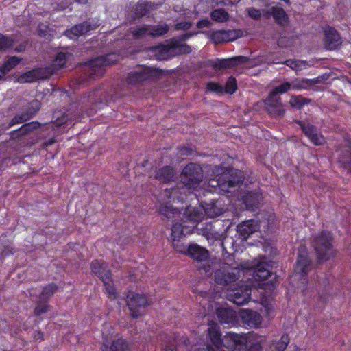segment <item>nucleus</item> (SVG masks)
<instances>
[{"instance_id": "nucleus-1", "label": "nucleus", "mask_w": 351, "mask_h": 351, "mask_svg": "<svg viewBox=\"0 0 351 351\" xmlns=\"http://www.w3.org/2000/svg\"><path fill=\"white\" fill-rule=\"evenodd\" d=\"M119 60L117 53H108L88 60L83 64L81 74L77 78V84H85L90 80H95L104 76L105 66L113 65Z\"/></svg>"}, {"instance_id": "nucleus-2", "label": "nucleus", "mask_w": 351, "mask_h": 351, "mask_svg": "<svg viewBox=\"0 0 351 351\" xmlns=\"http://www.w3.org/2000/svg\"><path fill=\"white\" fill-rule=\"evenodd\" d=\"M215 178L209 180L208 184L213 187H218L221 191L228 192L232 187H239L244 181L243 172L239 170L229 169L216 166L213 169Z\"/></svg>"}, {"instance_id": "nucleus-3", "label": "nucleus", "mask_w": 351, "mask_h": 351, "mask_svg": "<svg viewBox=\"0 0 351 351\" xmlns=\"http://www.w3.org/2000/svg\"><path fill=\"white\" fill-rule=\"evenodd\" d=\"M333 242L334 237L328 230H322L313 238L311 245L315 250L318 261H326L335 257V250L332 245Z\"/></svg>"}, {"instance_id": "nucleus-4", "label": "nucleus", "mask_w": 351, "mask_h": 351, "mask_svg": "<svg viewBox=\"0 0 351 351\" xmlns=\"http://www.w3.org/2000/svg\"><path fill=\"white\" fill-rule=\"evenodd\" d=\"M273 220L272 216L267 215L263 220L252 219L243 221L237 226V234L241 239L245 241L258 230L267 233L273 229Z\"/></svg>"}, {"instance_id": "nucleus-5", "label": "nucleus", "mask_w": 351, "mask_h": 351, "mask_svg": "<svg viewBox=\"0 0 351 351\" xmlns=\"http://www.w3.org/2000/svg\"><path fill=\"white\" fill-rule=\"evenodd\" d=\"M247 337L244 335L228 332L223 336L222 349L207 346L208 351H240L244 348Z\"/></svg>"}, {"instance_id": "nucleus-6", "label": "nucleus", "mask_w": 351, "mask_h": 351, "mask_svg": "<svg viewBox=\"0 0 351 351\" xmlns=\"http://www.w3.org/2000/svg\"><path fill=\"white\" fill-rule=\"evenodd\" d=\"M202 179V168L195 163L186 165L181 173L182 182L189 188L198 186Z\"/></svg>"}, {"instance_id": "nucleus-7", "label": "nucleus", "mask_w": 351, "mask_h": 351, "mask_svg": "<svg viewBox=\"0 0 351 351\" xmlns=\"http://www.w3.org/2000/svg\"><path fill=\"white\" fill-rule=\"evenodd\" d=\"M162 73V69L145 67L138 71L128 73L127 82L130 84H140L146 80L159 78Z\"/></svg>"}, {"instance_id": "nucleus-8", "label": "nucleus", "mask_w": 351, "mask_h": 351, "mask_svg": "<svg viewBox=\"0 0 351 351\" xmlns=\"http://www.w3.org/2000/svg\"><path fill=\"white\" fill-rule=\"evenodd\" d=\"M128 310L130 311L131 317L138 318L145 314L148 301L144 294L132 293L126 298Z\"/></svg>"}, {"instance_id": "nucleus-9", "label": "nucleus", "mask_w": 351, "mask_h": 351, "mask_svg": "<svg viewBox=\"0 0 351 351\" xmlns=\"http://www.w3.org/2000/svg\"><path fill=\"white\" fill-rule=\"evenodd\" d=\"M226 298L237 306H243L252 298V288L248 285L241 284L228 290Z\"/></svg>"}, {"instance_id": "nucleus-10", "label": "nucleus", "mask_w": 351, "mask_h": 351, "mask_svg": "<svg viewBox=\"0 0 351 351\" xmlns=\"http://www.w3.org/2000/svg\"><path fill=\"white\" fill-rule=\"evenodd\" d=\"M312 268V259L309 256L307 249L305 246L300 247L298 253L296 265L294 267L295 275L302 276L306 280L308 273Z\"/></svg>"}, {"instance_id": "nucleus-11", "label": "nucleus", "mask_w": 351, "mask_h": 351, "mask_svg": "<svg viewBox=\"0 0 351 351\" xmlns=\"http://www.w3.org/2000/svg\"><path fill=\"white\" fill-rule=\"evenodd\" d=\"M99 27V23L98 22H95L94 20H87L67 29L64 32V35L69 38L75 39L97 29Z\"/></svg>"}, {"instance_id": "nucleus-12", "label": "nucleus", "mask_w": 351, "mask_h": 351, "mask_svg": "<svg viewBox=\"0 0 351 351\" xmlns=\"http://www.w3.org/2000/svg\"><path fill=\"white\" fill-rule=\"evenodd\" d=\"M238 279L239 276L236 274L235 270L231 268L229 265H223L214 271V280L218 285H228L234 282Z\"/></svg>"}, {"instance_id": "nucleus-13", "label": "nucleus", "mask_w": 351, "mask_h": 351, "mask_svg": "<svg viewBox=\"0 0 351 351\" xmlns=\"http://www.w3.org/2000/svg\"><path fill=\"white\" fill-rule=\"evenodd\" d=\"M301 130H302L303 134L306 135V136L310 140L312 144L315 145H323L326 143L325 137L321 134L317 133V130L315 126L311 125V123L297 120L295 121Z\"/></svg>"}, {"instance_id": "nucleus-14", "label": "nucleus", "mask_w": 351, "mask_h": 351, "mask_svg": "<svg viewBox=\"0 0 351 351\" xmlns=\"http://www.w3.org/2000/svg\"><path fill=\"white\" fill-rule=\"evenodd\" d=\"M177 253H182L198 262L206 261L209 257L207 249L195 243L189 245L185 250H182L181 246L177 244Z\"/></svg>"}, {"instance_id": "nucleus-15", "label": "nucleus", "mask_w": 351, "mask_h": 351, "mask_svg": "<svg viewBox=\"0 0 351 351\" xmlns=\"http://www.w3.org/2000/svg\"><path fill=\"white\" fill-rule=\"evenodd\" d=\"M56 70L53 66H47L45 68L33 69L31 71L25 72L21 76V82H32L37 80H45L53 75Z\"/></svg>"}, {"instance_id": "nucleus-16", "label": "nucleus", "mask_w": 351, "mask_h": 351, "mask_svg": "<svg viewBox=\"0 0 351 351\" xmlns=\"http://www.w3.org/2000/svg\"><path fill=\"white\" fill-rule=\"evenodd\" d=\"M240 36V30H213L209 38L214 44L232 42Z\"/></svg>"}, {"instance_id": "nucleus-17", "label": "nucleus", "mask_w": 351, "mask_h": 351, "mask_svg": "<svg viewBox=\"0 0 351 351\" xmlns=\"http://www.w3.org/2000/svg\"><path fill=\"white\" fill-rule=\"evenodd\" d=\"M265 104L270 114L276 117H283L285 111L282 108L281 99L278 95L270 92L265 99Z\"/></svg>"}, {"instance_id": "nucleus-18", "label": "nucleus", "mask_w": 351, "mask_h": 351, "mask_svg": "<svg viewBox=\"0 0 351 351\" xmlns=\"http://www.w3.org/2000/svg\"><path fill=\"white\" fill-rule=\"evenodd\" d=\"M342 44L338 32L332 27H326L324 29V46L328 50H335Z\"/></svg>"}, {"instance_id": "nucleus-19", "label": "nucleus", "mask_w": 351, "mask_h": 351, "mask_svg": "<svg viewBox=\"0 0 351 351\" xmlns=\"http://www.w3.org/2000/svg\"><path fill=\"white\" fill-rule=\"evenodd\" d=\"M247 60L248 58L245 56H234L227 59H217V61L212 64V67L216 71L232 69L236 66L245 63Z\"/></svg>"}, {"instance_id": "nucleus-20", "label": "nucleus", "mask_w": 351, "mask_h": 351, "mask_svg": "<svg viewBox=\"0 0 351 351\" xmlns=\"http://www.w3.org/2000/svg\"><path fill=\"white\" fill-rule=\"evenodd\" d=\"M175 191V186H172L169 189H165L163 195L169 200L168 202H165L159 206L158 212L162 216L166 217L167 219H171L175 217L176 208L173 207L172 205L169 204L171 199L173 198V193Z\"/></svg>"}, {"instance_id": "nucleus-21", "label": "nucleus", "mask_w": 351, "mask_h": 351, "mask_svg": "<svg viewBox=\"0 0 351 351\" xmlns=\"http://www.w3.org/2000/svg\"><path fill=\"white\" fill-rule=\"evenodd\" d=\"M262 199V193L259 190L248 191L241 197V201L247 210L254 211L259 206Z\"/></svg>"}, {"instance_id": "nucleus-22", "label": "nucleus", "mask_w": 351, "mask_h": 351, "mask_svg": "<svg viewBox=\"0 0 351 351\" xmlns=\"http://www.w3.org/2000/svg\"><path fill=\"white\" fill-rule=\"evenodd\" d=\"M176 49V37L171 38L170 45H154L149 48L150 53H153L155 59L159 61L166 60L169 58V53L171 49Z\"/></svg>"}, {"instance_id": "nucleus-23", "label": "nucleus", "mask_w": 351, "mask_h": 351, "mask_svg": "<svg viewBox=\"0 0 351 351\" xmlns=\"http://www.w3.org/2000/svg\"><path fill=\"white\" fill-rule=\"evenodd\" d=\"M240 317L245 325L251 328H256L262 323L261 315L253 310L241 311L240 313Z\"/></svg>"}, {"instance_id": "nucleus-24", "label": "nucleus", "mask_w": 351, "mask_h": 351, "mask_svg": "<svg viewBox=\"0 0 351 351\" xmlns=\"http://www.w3.org/2000/svg\"><path fill=\"white\" fill-rule=\"evenodd\" d=\"M90 269L95 275L104 280V278H112V272L108 269V265L101 260L95 259L90 263Z\"/></svg>"}, {"instance_id": "nucleus-25", "label": "nucleus", "mask_w": 351, "mask_h": 351, "mask_svg": "<svg viewBox=\"0 0 351 351\" xmlns=\"http://www.w3.org/2000/svg\"><path fill=\"white\" fill-rule=\"evenodd\" d=\"M271 16L274 19L277 25L285 27L289 24V14L286 13L284 8L279 5L271 7Z\"/></svg>"}, {"instance_id": "nucleus-26", "label": "nucleus", "mask_w": 351, "mask_h": 351, "mask_svg": "<svg viewBox=\"0 0 351 351\" xmlns=\"http://www.w3.org/2000/svg\"><path fill=\"white\" fill-rule=\"evenodd\" d=\"M271 265L265 262L255 265L253 270V278L257 281H263L271 276Z\"/></svg>"}, {"instance_id": "nucleus-27", "label": "nucleus", "mask_w": 351, "mask_h": 351, "mask_svg": "<svg viewBox=\"0 0 351 351\" xmlns=\"http://www.w3.org/2000/svg\"><path fill=\"white\" fill-rule=\"evenodd\" d=\"M101 351H130L128 341L122 338L112 341L110 344L105 342L101 344Z\"/></svg>"}, {"instance_id": "nucleus-28", "label": "nucleus", "mask_w": 351, "mask_h": 351, "mask_svg": "<svg viewBox=\"0 0 351 351\" xmlns=\"http://www.w3.org/2000/svg\"><path fill=\"white\" fill-rule=\"evenodd\" d=\"M41 126L38 121L28 122L24 123L21 127L17 130H14L10 132L11 138H21L23 136L28 134L32 132L33 130H36Z\"/></svg>"}, {"instance_id": "nucleus-29", "label": "nucleus", "mask_w": 351, "mask_h": 351, "mask_svg": "<svg viewBox=\"0 0 351 351\" xmlns=\"http://www.w3.org/2000/svg\"><path fill=\"white\" fill-rule=\"evenodd\" d=\"M339 153L337 161L340 166L344 169H347L348 172H351V147L347 146L343 149L339 148L337 149Z\"/></svg>"}, {"instance_id": "nucleus-30", "label": "nucleus", "mask_w": 351, "mask_h": 351, "mask_svg": "<svg viewBox=\"0 0 351 351\" xmlns=\"http://www.w3.org/2000/svg\"><path fill=\"white\" fill-rule=\"evenodd\" d=\"M175 177L176 171L170 166L160 168L156 171V175H155V178L163 184H167L169 182L173 181L175 179Z\"/></svg>"}, {"instance_id": "nucleus-31", "label": "nucleus", "mask_w": 351, "mask_h": 351, "mask_svg": "<svg viewBox=\"0 0 351 351\" xmlns=\"http://www.w3.org/2000/svg\"><path fill=\"white\" fill-rule=\"evenodd\" d=\"M218 321L221 324H234L236 319V315L234 310L229 308L220 307L216 311Z\"/></svg>"}, {"instance_id": "nucleus-32", "label": "nucleus", "mask_w": 351, "mask_h": 351, "mask_svg": "<svg viewBox=\"0 0 351 351\" xmlns=\"http://www.w3.org/2000/svg\"><path fill=\"white\" fill-rule=\"evenodd\" d=\"M208 334L210 341L215 346L214 349H222L223 337H221L220 330L216 326H211L208 329Z\"/></svg>"}, {"instance_id": "nucleus-33", "label": "nucleus", "mask_w": 351, "mask_h": 351, "mask_svg": "<svg viewBox=\"0 0 351 351\" xmlns=\"http://www.w3.org/2000/svg\"><path fill=\"white\" fill-rule=\"evenodd\" d=\"M58 290V286L55 282H50L43 287L40 295V300H47L51 298Z\"/></svg>"}, {"instance_id": "nucleus-34", "label": "nucleus", "mask_w": 351, "mask_h": 351, "mask_svg": "<svg viewBox=\"0 0 351 351\" xmlns=\"http://www.w3.org/2000/svg\"><path fill=\"white\" fill-rule=\"evenodd\" d=\"M69 53L59 52L56 53L53 63L50 66L53 67L55 70L62 69L67 63Z\"/></svg>"}, {"instance_id": "nucleus-35", "label": "nucleus", "mask_w": 351, "mask_h": 351, "mask_svg": "<svg viewBox=\"0 0 351 351\" xmlns=\"http://www.w3.org/2000/svg\"><path fill=\"white\" fill-rule=\"evenodd\" d=\"M210 17L217 23H226L230 19V14L223 8H217L210 13Z\"/></svg>"}, {"instance_id": "nucleus-36", "label": "nucleus", "mask_w": 351, "mask_h": 351, "mask_svg": "<svg viewBox=\"0 0 351 351\" xmlns=\"http://www.w3.org/2000/svg\"><path fill=\"white\" fill-rule=\"evenodd\" d=\"M150 3L143 2L136 3L134 8V19H141L148 15L150 10Z\"/></svg>"}, {"instance_id": "nucleus-37", "label": "nucleus", "mask_w": 351, "mask_h": 351, "mask_svg": "<svg viewBox=\"0 0 351 351\" xmlns=\"http://www.w3.org/2000/svg\"><path fill=\"white\" fill-rule=\"evenodd\" d=\"M103 282L105 287V293L108 295V298L111 300H114L117 298V290L114 287V283L112 278H104Z\"/></svg>"}, {"instance_id": "nucleus-38", "label": "nucleus", "mask_w": 351, "mask_h": 351, "mask_svg": "<svg viewBox=\"0 0 351 351\" xmlns=\"http://www.w3.org/2000/svg\"><path fill=\"white\" fill-rule=\"evenodd\" d=\"M15 40L13 37H9L0 33V52L12 49Z\"/></svg>"}, {"instance_id": "nucleus-39", "label": "nucleus", "mask_w": 351, "mask_h": 351, "mask_svg": "<svg viewBox=\"0 0 351 351\" xmlns=\"http://www.w3.org/2000/svg\"><path fill=\"white\" fill-rule=\"evenodd\" d=\"M132 36L135 39H141L146 35L149 36V25H143L131 30Z\"/></svg>"}, {"instance_id": "nucleus-40", "label": "nucleus", "mask_w": 351, "mask_h": 351, "mask_svg": "<svg viewBox=\"0 0 351 351\" xmlns=\"http://www.w3.org/2000/svg\"><path fill=\"white\" fill-rule=\"evenodd\" d=\"M310 101V99L304 98L302 95H295L291 97L289 104L292 108L300 110Z\"/></svg>"}, {"instance_id": "nucleus-41", "label": "nucleus", "mask_w": 351, "mask_h": 351, "mask_svg": "<svg viewBox=\"0 0 351 351\" xmlns=\"http://www.w3.org/2000/svg\"><path fill=\"white\" fill-rule=\"evenodd\" d=\"M169 31V26L167 24L162 25H149V36L156 38L165 34Z\"/></svg>"}, {"instance_id": "nucleus-42", "label": "nucleus", "mask_w": 351, "mask_h": 351, "mask_svg": "<svg viewBox=\"0 0 351 351\" xmlns=\"http://www.w3.org/2000/svg\"><path fill=\"white\" fill-rule=\"evenodd\" d=\"M21 61V58L17 56H10L8 60L4 62L3 64L1 66L0 69L8 73L14 69Z\"/></svg>"}, {"instance_id": "nucleus-43", "label": "nucleus", "mask_w": 351, "mask_h": 351, "mask_svg": "<svg viewBox=\"0 0 351 351\" xmlns=\"http://www.w3.org/2000/svg\"><path fill=\"white\" fill-rule=\"evenodd\" d=\"M224 88V93L229 95H234L237 89V81L234 77L230 76L228 78Z\"/></svg>"}, {"instance_id": "nucleus-44", "label": "nucleus", "mask_w": 351, "mask_h": 351, "mask_svg": "<svg viewBox=\"0 0 351 351\" xmlns=\"http://www.w3.org/2000/svg\"><path fill=\"white\" fill-rule=\"evenodd\" d=\"M289 343V337L287 333L283 334L274 346V351H285Z\"/></svg>"}, {"instance_id": "nucleus-45", "label": "nucleus", "mask_w": 351, "mask_h": 351, "mask_svg": "<svg viewBox=\"0 0 351 351\" xmlns=\"http://www.w3.org/2000/svg\"><path fill=\"white\" fill-rule=\"evenodd\" d=\"M49 309V302L40 300L36 304L34 309V314L36 317L40 316Z\"/></svg>"}, {"instance_id": "nucleus-46", "label": "nucleus", "mask_w": 351, "mask_h": 351, "mask_svg": "<svg viewBox=\"0 0 351 351\" xmlns=\"http://www.w3.org/2000/svg\"><path fill=\"white\" fill-rule=\"evenodd\" d=\"M29 119V117L27 116V114H18L16 116H14V117L12 118L10 121L8 127H6V129H9L10 128H12L15 125H17L19 123H24Z\"/></svg>"}, {"instance_id": "nucleus-47", "label": "nucleus", "mask_w": 351, "mask_h": 351, "mask_svg": "<svg viewBox=\"0 0 351 351\" xmlns=\"http://www.w3.org/2000/svg\"><path fill=\"white\" fill-rule=\"evenodd\" d=\"M240 351H262V345L258 341H247L244 348Z\"/></svg>"}, {"instance_id": "nucleus-48", "label": "nucleus", "mask_w": 351, "mask_h": 351, "mask_svg": "<svg viewBox=\"0 0 351 351\" xmlns=\"http://www.w3.org/2000/svg\"><path fill=\"white\" fill-rule=\"evenodd\" d=\"M191 52V46L184 43H180L178 40L176 41V53L177 55L190 54Z\"/></svg>"}, {"instance_id": "nucleus-49", "label": "nucleus", "mask_w": 351, "mask_h": 351, "mask_svg": "<svg viewBox=\"0 0 351 351\" xmlns=\"http://www.w3.org/2000/svg\"><path fill=\"white\" fill-rule=\"evenodd\" d=\"M207 92H213L217 94H222L223 88L219 84L214 82H208L206 84Z\"/></svg>"}, {"instance_id": "nucleus-50", "label": "nucleus", "mask_w": 351, "mask_h": 351, "mask_svg": "<svg viewBox=\"0 0 351 351\" xmlns=\"http://www.w3.org/2000/svg\"><path fill=\"white\" fill-rule=\"evenodd\" d=\"M291 88V85L289 82H286L285 83L280 84L278 86L275 87L274 90L271 92L275 93L276 95L278 94H285L289 91Z\"/></svg>"}, {"instance_id": "nucleus-51", "label": "nucleus", "mask_w": 351, "mask_h": 351, "mask_svg": "<svg viewBox=\"0 0 351 351\" xmlns=\"http://www.w3.org/2000/svg\"><path fill=\"white\" fill-rule=\"evenodd\" d=\"M40 109V103L38 101H35L31 103L30 106L28 107L27 111L23 114H27V116L30 117V119H32V117L36 114Z\"/></svg>"}, {"instance_id": "nucleus-52", "label": "nucleus", "mask_w": 351, "mask_h": 351, "mask_svg": "<svg viewBox=\"0 0 351 351\" xmlns=\"http://www.w3.org/2000/svg\"><path fill=\"white\" fill-rule=\"evenodd\" d=\"M247 11L249 17L254 20H258L261 18V12L254 7L248 8Z\"/></svg>"}, {"instance_id": "nucleus-53", "label": "nucleus", "mask_w": 351, "mask_h": 351, "mask_svg": "<svg viewBox=\"0 0 351 351\" xmlns=\"http://www.w3.org/2000/svg\"><path fill=\"white\" fill-rule=\"evenodd\" d=\"M192 154V149L188 147H182L177 148V155H180V157L189 156Z\"/></svg>"}, {"instance_id": "nucleus-54", "label": "nucleus", "mask_w": 351, "mask_h": 351, "mask_svg": "<svg viewBox=\"0 0 351 351\" xmlns=\"http://www.w3.org/2000/svg\"><path fill=\"white\" fill-rule=\"evenodd\" d=\"M68 116L66 114H62L60 117L56 118L53 124L56 126H62L67 123Z\"/></svg>"}, {"instance_id": "nucleus-55", "label": "nucleus", "mask_w": 351, "mask_h": 351, "mask_svg": "<svg viewBox=\"0 0 351 351\" xmlns=\"http://www.w3.org/2000/svg\"><path fill=\"white\" fill-rule=\"evenodd\" d=\"M285 65L291 68L292 69H297L298 68V60L293 59H289L285 61Z\"/></svg>"}, {"instance_id": "nucleus-56", "label": "nucleus", "mask_w": 351, "mask_h": 351, "mask_svg": "<svg viewBox=\"0 0 351 351\" xmlns=\"http://www.w3.org/2000/svg\"><path fill=\"white\" fill-rule=\"evenodd\" d=\"M195 33H186V34H182L181 35L177 36V40H178V42L180 43H182V42L186 41V40H189L191 36L195 35Z\"/></svg>"}, {"instance_id": "nucleus-57", "label": "nucleus", "mask_w": 351, "mask_h": 351, "mask_svg": "<svg viewBox=\"0 0 351 351\" xmlns=\"http://www.w3.org/2000/svg\"><path fill=\"white\" fill-rule=\"evenodd\" d=\"M210 24L209 20L208 19H200L197 24H196V27H197L199 29H202L204 27H206L209 26Z\"/></svg>"}, {"instance_id": "nucleus-58", "label": "nucleus", "mask_w": 351, "mask_h": 351, "mask_svg": "<svg viewBox=\"0 0 351 351\" xmlns=\"http://www.w3.org/2000/svg\"><path fill=\"white\" fill-rule=\"evenodd\" d=\"M191 27V23L189 22L186 23H177V30L178 29H189Z\"/></svg>"}, {"instance_id": "nucleus-59", "label": "nucleus", "mask_w": 351, "mask_h": 351, "mask_svg": "<svg viewBox=\"0 0 351 351\" xmlns=\"http://www.w3.org/2000/svg\"><path fill=\"white\" fill-rule=\"evenodd\" d=\"M171 240L172 241V245H175L176 241V221H172L171 225Z\"/></svg>"}, {"instance_id": "nucleus-60", "label": "nucleus", "mask_w": 351, "mask_h": 351, "mask_svg": "<svg viewBox=\"0 0 351 351\" xmlns=\"http://www.w3.org/2000/svg\"><path fill=\"white\" fill-rule=\"evenodd\" d=\"M33 339H34V340L36 341H43V332L40 330L39 331H36L35 333H34V336H33Z\"/></svg>"}, {"instance_id": "nucleus-61", "label": "nucleus", "mask_w": 351, "mask_h": 351, "mask_svg": "<svg viewBox=\"0 0 351 351\" xmlns=\"http://www.w3.org/2000/svg\"><path fill=\"white\" fill-rule=\"evenodd\" d=\"M205 211H206L207 214L211 217H215L221 214V211H211L208 208H205Z\"/></svg>"}, {"instance_id": "nucleus-62", "label": "nucleus", "mask_w": 351, "mask_h": 351, "mask_svg": "<svg viewBox=\"0 0 351 351\" xmlns=\"http://www.w3.org/2000/svg\"><path fill=\"white\" fill-rule=\"evenodd\" d=\"M240 0H221V3H222L223 5H230L236 4L239 2Z\"/></svg>"}, {"instance_id": "nucleus-63", "label": "nucleus", "mask_w": 351, "mask_h": 351, "mask_svg": "<svg viewBox=\"0 0 351 351\" xmlns=\"http://www.w3.org/2000/svg\"><path fill=\"white\" fill-rule=\"evenodd\" d=\"M25 49V44L22 43V44L19 45V46H18L16 48L14 49V51H16L18 53H21V52L24 51Z\"/></svg>"}, {"instance_id": "nucleus-64", "label": "nucleus", "mask_w": 351, "mask_h": 351, "mask_svg": "<svg viewBox=\"0 0 351 351\" xmlns=\"http://www.w3.org/2000/svg\"><path fill=\"white\" fill-rule=\"evenodd\" d=\"M165 351H176V346L173 344H167L165 346Z\"/></svg>"}]
</instances>
